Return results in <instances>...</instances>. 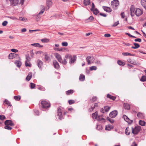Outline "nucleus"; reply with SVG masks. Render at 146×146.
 I'll use <instances>...</instances> for the list:
<instances>
[{
	"mask_svg": "<svg viewBox=\"0 0 146 146\" xmlns=\"http://www.w3.org/2000/svg\"><path fill=\"white\" fill-rule=\"evenodd\" d=\"M119 2L118 0H114L111 2V5L113 8H115L119 5Z\"/></svg>",
	"mask_w": 146,
	"mask_h": 146,
	"instance_id": "39448f33",
	"label": "nucleus"
},
{
	"mask_svg": "<svg viewBox=\"0 0 146 146\" xmlns=\"http://www.w3.org/2000/svg\"><path fill=\"white\" fill-rule=\"evenodd\" d=\"M122 55L124 56L132 55L131 54L127 52H123L122 53Z\"/></svg>",
	"mask_w": 146,
	"mask_h": 146,
	"instance_id": "49530a36",
	"label": "nucleus"
},
{
	"mask_svg": "<svg viewBox=\"0 0 146 146\" xmlns=\"http://www.w3.org/2000/svg\"><path fill=\"white\" fill-rule=\"evenodd\" d=\"M124 106L125 109L127 110H129L130 108V105L127 103H124Z\"/></svg>",
	"mask_w": 146,
	"mask_h": 146,
	"instance_id": "412c9836",
	"label": "nucleus"
},
{
	"mask_svg": "<svg viewBox=\"0 0 146 146\" xmlns=\"http://www.w3.org/2000/svg\"><path fill=\"white\" fill-rule=\"evenodd\" d=\"M113 127L112 125H108L106 126L105 129L106 130L109 131L112 129Z\"/></svg>",
	"mask_w": 146,
	"mask_h": 146,
	"instance_id": "a878e982",
	"label": "nucleus"
},
{
	"mask_svg": "<svg viewBox=\"0 0 146 146\" xmlns=\"http://www.w3.org/2000/svg\"><path fill=\"white\" fill-rule=\"evenodd\" d=\"M5 125H8L11 126H13L12 121L10 120H6L5 122Z\"/></svg>",
	"mask_w": 146,
	"mask_h": 146,
	"instance_id": "f8f14e48",
	"label": "nucleus"
},
{
	"mask_svg": "<svg viewBox=\"0 0 146 146\" xmlns=\"http://www.w3.org/2000/svg\"><path fill=\"white\" fill-rule=\"evenodd\" d=\"M137 115L138 117L142 118L144 117V115L143 113L139 112L137 113Z\"/></svg>",
	"mask_w": 146,
	"mask_h": 146,
	"instance_id": "4be33fe9",
	"label": "nucleus"
},
{
	"mask_svg": "<svg viewBox=\"0 0 146 146\" xmlns=\"http://www.w3.org/2000/svg\"><path fill=\"white\" fill-rule=\"evenodd\" d=\"M59 45L58 44H54V47L53 48V49L55 51H62L63 50L62 48H60L58 47Z\"/></svg>",
	"mask_w": 146,
	"mask_h": 146,
	"instance_id": "4468645a",
	"label": "nucleus"
},
{
	"mask_svg": "<svg viewBox=\"0 0 146 146\" xmlns=\"http://www.w3.org/2000/svg\"><path fill=\"white\" fill-rule=\"evenodd\" d=\"M132 63H132V64L135 65H140V63L139 62H136L135 61H133Z\"/></svg>",
	"mask_w": 146,
	"mask_h": 146,
	"instance_id": "5fc2aeb1",
	"label": "nucleus"
},
{
	"mask_svg": "<svg viewBox=\"0 0 146 146\" xmlns=\"http://www.w3.org/2000/svg\"><path fill=\"white\" fill-rule=\"evenodd\" d=\"M117 112L116 110H114L111 112L109 114L110 117L111 118H114L117 114Z\"/></svg>",
	"mask_w": 146,
	"mask_h": 146,
	"instance_id": "1a4fd4ad",
	"label": "nucleus"
},
{
	"mask_svg": "<svg viewBox=\"0 0 146 146\" xmlns=\"http://www.w3.org/2000/svg\"><path fill=\"white\" fill-rule=\"evenodd\" d=\"M129 127H126L125 130V133L127 135H129L130 134V132H128L129 131Z\"/></svg>",
	"mask_w": 146,
	"mask_h": 146,
	"instance_id": "e433bc0d",
	"label": "nucleus"
},
{
	"mask_svg": "<svg viewBox=\"0 0 146 146\" xmlns=\"http://www.w3.org/2000/svg\"><path fill=\"white\" fill-rule=\"evenodd\" d=\"M41 41L43 42H48L49 41V40L48 38H44L41 40Z\"/></svg>",
	"mask_w": 146,
	"mask_h": 146,
	"instance_id": "4c0bfd02",
	"label": "nucleus"
},
{
	"mask_svg": "<svg viewBox=\"0 0 146 146\" xmlns=\"http://www.w3.org/2000/svg\"><path fill=\"white\" fill-rule=\"evenodd\" d=\"M110 109V107L108 106H105L103 108L101 109V111L103 113L108 111Z\"/></svg>",
	"mask_w": 146,
	"mask_h": 146,
	"instance_id": "9d476101",
	"label": "nucleus"
},
{
	"mask_svg": "<svg viewBox=\"0 0 146 146\" xmlns=\"http://www.w3.org/2000/svg\"><path fill=\"white\" fill-rule=\"evenodd\" d=\"M97 100V98L96 97H93L91 99L92 102H94L96 101Z\"/></svg>",
	"mask_w": 146,
	"mask_h": 146,
	"instance_id": "4d7b16f0",
	"label": "nucleus"
},
{
	"mask_svg": "<svg viewBox=\"0 0 146 146\" xmlns=\"http://www.w3.org/2000/svg\"><path fill=\"white\" fill-rule=\"evenodd\" d=\"M8 24V22L6 21H4L2 23V25L3 26H5Z\"/></svg>",
	"mask_w": 146,
	"mask_h": 146,
	"instance_id": "052dcab7",
	"label": "nucleus"
},
{
	"mask_svg": "<svg viewBox=\"0 0 146 146\" xmlns=\"http://www.w3.org/2000/svg\"><path fill=\"white\" fill-rule=\"evenodd\" d=\"M26 61H29L31 60L30 57L29 56L26 55Z\"/></svg>",
	"mask_w": 146,
	"mask_h": 146,
	"instance_id": "e2e57ef3",
	"label": "nucleus"
},
{
	"mask_svg": "<svg viewBox=\"0 0 146 146\" xmlns=\"http://www.w3.org/2000/svg\"><path fill=\"white\" fill-rule=\"evenodd\" d=\"M35 84L32 83H31V89H33L35 87Z\"/></svg>",
	"mask_w": 146,
	"mask_h": 146,
	"instance_id": "bf43d9fd",
	"label": "nucleus"
},
{
	"mask_svg": "<svg viewBox=\"0 0 146 146\" xmlns=\"http://www.w3.org/2000/svg\"><path fill=\"white\" fill-rule=\"evenodd\" d=\"M74 91L72 90H70L66 92V94L67 95H69L72 94Z\"/></svg>",
	"mask_w": 146,
	"mask_h": 146,
	"instance_id": "2f4dec72",
	"label": "nucleus"
},
{
	"mask_svg": "<svg viewBox=\"0 0 146 146\" xmlns=\"http://www.w3.org/2000/svg\"><path fill=\"white\" fill-rule=\"evenodd\" d=\"M14 99L16 101H19L21 98V96H15L14 97Z\"/></svg>",
	"mask_w": 146,
	"mask_h": 146,
	"instance_id": "ea45409f",
	"label": "nucleus"
},
{
	"mask_svg": "<svg viewBox=\"0 0 146 146\" xmlns=\"http://www.w3.org/2000/svg\"><path fill=\"white\" fill-rule=\"evenodd\" d=\"M53 64L55 68L56 69L59 68L60 66L59 64L56 60H54L53 62Z\"/></svg>",
	"mask_w": 146,
	"mask_h": 146,
	"instance_id": "dca6fc26",
	"label": "nucleus"
},
{
	"mask_svg": "<svg viewBox=\"0 0 146 146\" xmlns=\"http://www.w3.org/2000/svg\"><path fill=\"white\" fill-rule=\"evenodd\" d=\"M133 44L135 46H132L131 48L133 49H137V48H139L140 47L139 45L137 43H134Z\"/></svg>",
	"mask_w": 146,
	"mask_h": 146,
	"instance_id": "c85d7f7f",
	"label": "nucleus"
},
{
	"mask_svg": "<svg viewBox=\"0 0 146 146\" xmlns=\"http://www.w3.org/2000/svg\"><path fill=\"white\" fill-rule=\"evenodd\" d=\"M32 76V74L31 72H30L29 73L28 75L26 78V80L29 81L31 78Z\"/></svg>",
	"mask_w": 146,
	"mask_h": 146,
	"instance_id": "b1692460",
	"label": "nucleus"
},
{
	"mask_svg": "<svg viewBox=\"0 0 146 146\" xmlns=\"http://www.w3.org/2000/svg\"><path fill=\"white\" fill-rule=\"evenodd\" d=\"M15 54H10L9 56V58L10 59H12L13 57H15Z\"/></svg>",
	"mask_w": 146,
	"mask_h": 146,
	"instance_id": "c03bdc74",
	"label": "nucleus"
},
{
	"mask_svg": "<svg viewBox=\"0 0 146 146\" xmlns=\"http://www.w3.org/2000/svg\"><path fill=\"white\" fill-rule=\"evenodd\" d=\"M140 80L142 82H144L146 81V76H143Z\"/></svg>",
	"mask_w": 146,
	"mask_h": 146,
	"instance_id": "58836bf2",
	"label": "nucleus"
},
{
	"mask_svg": "<svg viewBox=\"0 0 146 146\" xmlns=\"http://www.w3.org/2000/svg\"><path fill=\"white\" fill-rule=\"evenodd\" d=\"M71 55H70V54H66L65 56V58L67 59L68 58H70V57H71Z\"/></svg>",
	"mask_w": 146,
	"mask_h": 146,
	"instance_id": "338daca9",
	"label": "nucleus"
},
{
	"mask_svg": "<svg viewBox=\"0 0 146 146\" xmlns=\"http://www.w3.org/2000/svg\"><path fill=\"white\" fill-rule=\"evenodd\" d=\"M10 19H11L13 20H18V19L15 17L14 16H12V17H8Z\"/></svg>",
	"mask_w": 146,
	"mask_h": 146,
	"instance_id": "13d9d810",
	"label": "nucleus"
},
{
	"mask_svg": "<svg viewBox=\"0 0 146 146\" xmlns=\"http://www.w3.org/2000/svg\"><path fill=\"white\" fill-rule=\"evenodd\" d=\"M130 13L132 17L134 16L135 14L137 16H139L141 15L143 13V11L139 8H137L135 10L134 6L132 5H131L130 10Z\"/></svg>",
	"mask_w": 146,
	"mask_h": 146,
	"instance_id": "f257e3e1",
	"label": "nucleus"
},
{
	"mask_svg": "<svg viewBox=\"0 0 146 146\" xmlns=\"http://www.w3.org/2000/svg\"><path fill=\"white\" fill-rule=\"evenodd\" d=\"M94 19V18L93 16H90L88 19L86 20V21L87 22H91Z\"/></svg>",
	"mask_w": 146,
	"mask_h": 146,
	"instance_id": "473e14b6",
	"label": "nucleus"
},
{
	"mask_svg": "<svg viewBox=\"0 0 146 146\" xmlns=\"http://www.w3.org/2000/svg\"><path fill=\"white\" fill-rule=\"evenodd\" d=\"M11 5L13 6L17 5L19 3V0H9Z\"/></svg>",
	"mask_w": 146,
	"mask_h": 146,
	"instance_id": "6e6552de",
	"label": "nucleus"
},
{
	"mask_svg": "<svg viewBox=\"0 0 146 146\" xmlns=\"http://www.w3.org/2000/svg\"><path fill=\"white\" fill-rule=\"evenodd\" d=\"M94 62L96 64L98 65H101L102 64L101 61L98 60H96Z\"/></svg>",
	"mask_w": 146,
	"mask_h": 146,
	"instance_id": "c9c22d12",
	"label": "nucleus"
},
{
	"mask_svg": "<svg viewBox=\"0 0 146 146\" xmlns=\"http://www.w3.org/2000/svg\"><path fill=\"white\" fill-rule=\"evenodd\" d=\"M9 126V125H5V128L9 130H11L12 129V128L11 127Z\"/></svg>",
	"mask_w": 146,
	"mask_h": 146,
	"instance_id": "3c124183",
	"label": "nucleus"
},
{
	"mask_svg": "<svg viewBox=\"0 0 146 146\" xmlns=\"http://www.w3.org/2000/svg\"><path fill=\"white\" fill-rule=\"evenodd\" d=\"M52 2L51 0H47L46 1V4L48 7L47 9H48L49 8V7L52 4Z\"/></svg>",
	"mask_w": 146,
	"mask_h": 146,
	"instance_id": "cd10ccee",
	"label": "nucleus"
},
{
	"mask_svg": "<svg viewBox=\"0 0 146 146\" xmlns=\"http://www.w3.org/2000/svg\"><path fill=\"white\" fill-rule=\"evenodd\" d=\"M4 102L9 106H11L10 102L7 100L5 99Z\"/></svg>",
	"mask_w": 146,
	"mask_h": 146,
	"instance_id": "864d4df0",
	"label": "nucleus"
},
{
	"mask_svg": "<svg viewBox=\"0 0 146 146\" xmlns=\"http://www.w3.org/2000/svg\"><path fill=\"white\" fill-rule=\"evenodd\" d=\"M97 68V67L96 66H93L90 67V70H96Z\"/></svg>",
	"mask_w": 146,
	"mask_h": 146,
	"instance_id": "de8ad7c7",
	"label": "nucleus"
},
{
	"mask_svg": "<svg viewBox=\"0 0 146 146\" xmlns=\"http://www.w3.org/2000/svg\"><path fill=\"white\" fill-rule=\"evenodd\" d=\"M103 9L104 11L108 12H110L111 11V8L108 7L103 6Z\"/></svg>",
	"mask_w": 146,
	"mask_h": 146,
	"instance_id": "6ab92c4d",
	"label": "nucleus"
},
{
	"mask_svg": "<svg viewBox=\"0 0 146 146\" xmlns=\"http://www.w3.org/2000/svg\"><path fill=\"white\" fill-rule=\"evenodd\" d=\"M85 78V76L83 74H80L79 77V80L81 81H84Z\"/></svg>",
	"mask_w": 146,
	"mask_h": 146,
	"instance_id": "7c9ffc66",
	"label": "nucleus"
},
{
	"mask_svg": "<svg viewBox=\"0 0 146 146\" xmlns=\"http://www.w3.org/2000/svg\"><path fill=\"white\" fill-rule=\"evenodd\" d=\"M145 122L144 121L140 120L139 121V124L141 126H144L145 125Z\"/></svg>",
	"mask_w": 146,
	"mask_h": 146,
	"instance_id": "37998d69",
	"label": "nucleus"
},
{
	"mask_svg": "<svg viewBox=\"0 0 146 146\" xmlns=\"http://www.w3.org/2000/svg\"><path fill=\"white\" fill-rule=\"evenodd\" d=\"M25 64L26 66L31 67V64L28 61H25Z\"/></svg>",
	"mask_w": 146,
	"mask_h": 146,
	"instance_id": "79ce46f5",
	"label": "nucleus"
},
{
	"mask_svg": "<svg viewBox=\"0 0 146 146\" xmlns=\"http://www.w3.org/2000/svg\"><path fill=\"white\" fill-rule=\"evenodd\" d=\"M91 11H93V13L96 15H97L99 13L98 10L96 8H95L94 9L92 10Z\"/></svg>",
	"mask_w": 146,
	"mask_h": 146,
	"instance_id": "c756f323",
	"label": "nucleus"
},
{
	"mask_svg": "<svg viewBox=\"0 0 146 146\" xmlns=\"http://www.w3.org/2000/svg\"><path fill=\"white\" fill-rule=\"evenodd\" d=\"M31 45L36 47L39 48L42 47H43V45H41L38 43L32 44H31Z\"/></svg>",
	"mask_w": 146,
	"mask_h": 146,
	"instance_id": "393cba45",
	"label": "nucleus"
},
{
	"mask_svg": "<svg viewBox=\"0 0 146 146\" xmlns=\"http://www.w3.org/2000/svg\"><path fill=\"white\" fill-rule=\"evenodd\" d=\"M11 50L12 52H16L18 51V50H17L14 48L11 49Z\"/></svg>",
	"mask_w": 146,
	"mask_h": 146,
	"instance_id": "774afa93",
	"label": "nucleus"
},
{
	"mask_svg": "<svg viewBox=\"0 0 146 146\" xmlns=\"http://www.w3.org/2000/svg\"><path fill=\"white\" fill-rule=\"evenodd\" d=\"M107 98H109L113 100H114L116 98L115 97L108 94L107 95Z\"/></svg>",
	"mask_w": 146,
	"mask_h": 146,
	"instance_id": "72a5a7b5",
	"label": "nucleus"
},
{
	"mask_svg": "<svg viewBox=\"0 0 146 146\" xmlns=\"http://www.w3.org/2000/svg\"><path fill=\"white\" fill-rule=\"evenodd\" d=\"M6 119L5 116L4 115H0V119L1 120H3Z\"/></svg>",
	"mask_w": 146,
	"mask_h": 146,
	"instance_id": "680f3d73",
	"label": "nucleus"
},
{
	"mask_svg": "<svg viewBox=\"0 0 146 146\" xmlns=\"http://www.w3.org/2000/svg\"><path fill=\"white\" fill-rule=\"evenodd\" d=\"M96 120L99 121H102V122H104L105 121V119L100 116H98Z\"/></svg>",
	"mask_w": 146,
	"mask_h": 146,
	"instance_id": "5701e85b",
	"label": "nucleus"
},
{
	"mask_svg": "<svg viewBox=\"0 0 146 146\" xmlns=\"http://www.w3.org/2000/svg\"><path fill=\"white\" fill-rule=\"evenodd\" d=\"M54 56L57 59L58 61L60 63L63 64L65 65L67 64V61L66 59H64L62 60L61 55L58 53L54 54Z\"/></svg>",
	"mask_w": 146,
	"mask_h": 146,
	"instance_id": "f03ea898",
	"label": "nucleus"
},
{
	"mask_svg": "<svg viewBox=\"0 0 146 146\" xmlns=\"http://www.w3.org/2000/svg\"><path fill=\"white\" fill-rule=\"evenodd\" d=\"M42 107L43 108H47L50 107V105L49 102L45 100L42 101L41 102Z\"/></svg>",
	"mask_w": 146,
	"mask_h": 146,
	"instance_id": "20e7f679",
	"label": "nucleus"
},
{
	"mask_svg": "<svg viewBox=\"0 0 146 146\" xmlns=\"http://www.w3.org/2000/svg\"><path fill=\"white\" fill-rule=\"evenodd\" d=\"M70 59L69 62L70 64L74 63L76 60V56L74 55L73 56H71L69 58Z\"/></svg>",
	"mask_w": 146,
	"mask_h": 146,
	"instance_id": "0eeeda50",
	"label": "nucleus"
},
{
	"mask_svg": "<svg viewBox=\"0 0 146 146\" xmlns=\"http://www.w3.org/2000/svg\"><path fill=\"white\" fill-rule=\"evenodd\" d=\"M107 119L108 121H109L111 123H114V120L111 118H110L109 117H107Z\"/></svg>",
	"mask_w": 146,
	"mask_h": 146,
	"instance_id": "09e8293b",
	"label": "nucleus"
},
{
	"mask_svg": "<svg viewBox=\"0 0 146 146\" xmlns=\"http://www.w3.org/2000/svg\"><path fill=\"white\" fill-rule=\"evenodd\" d=\"M141 3L142 5L146 10V1L144 0H142L141 1Z\"/></svg>",
	"mask_w": 146,
	"mask_h": 146,
	"instance_id": "bb28decb",
	"label": "nucleus"
},
{
	"mask_svg": "<svg viewBox=\"0 0 146 146\" xmlns=\"http://www.w3.org/2000/svg\"><path fill=\"white\" fill-rule=\"evenodd\" d=\"M37 64L38 67L41 69L43 64L42 61L39 60H38L37 61Z\"/></svg>",
	"mask_w": 146,
	"mask_h": 146,
	"instance_id": "f3484780",
	"label": "nucleus"
},
{
	"mask_svg": "<svg viewBox=\"0 0 146 146\" xmlns=\"http://www.w3.org/2000/svg\"><path fill=\"white\" fill-rule=\"evenodd\" d=\"M94 58L93 56H88L86 58V61L88 62V64H91V62H93L94 60Z\"/></svg>",
	"mask_w": 146,
	"mask_h": 146,
	"instance_id": "423d86ee",
	"label": "nucleus"
},
{
	"mask_svg": "<svg viewBox=\"0 0 146 146\" xmlns=\"http://www.w3.org/2000/svg\"><path fill=\"white\" fill-rule=\"evenodd\" d=\"M134 41L135 42H141V40L140 38H137L134 40Z\"/></svg>",
	"mask_w": 146,
	"mask_h": 146,
	"instance_id": "69168bd1",
	"label": "nucleus"
},
{
	"mask_svg": "<svg viewBox=\"0 0 146 146\" xmlns=\"http://www.w3.org/2000/svg\"><path fill=\"white\" fill-rule=\"evenodd\" d=\"M68 103L70 105H71L74 104L75 102V101L73 100H70L68 101Z\"/></svg>",
	"mask_w": 146,
	"mask_h": 146,
	"instance_id": "603ef678",
	"label": "nucleus"
},
{
	"mask_svg": "<svg viewBox=\"0 0 146 146\" xmlns=\"http://www.w3.org/2000/svg\"><path fill=\"white\" fill-rule=\"evenodd\" d=\"M117 64L120 66H124L125 65V63L124 62H122L121 60H118L117 61Z\"/></svg>",
	"mask_w": 146,
	"mask_h": 146,
	"instance_id": "a19ab883",
	"label": "nucleus"
},
{
	"mask_svg": "<svg viewBox=\"0 0 146 146\" xmlns=\"http://www.w3.org/2000/svg\"><path fill=\"white\" fill-rule=\"evenodd\" d=\"M45 8L43 6H42V9L41 10V11L37 15V17L38 18V19L37 18H36V19L37 20V21H38V19L40 18V17H39V15L42 14L43 13L44 11Z\"/></svg>",
	"mask_w": 146,
	"mask_h": 146,
	"instance_id": "2eb2a0df",
	"label": "nucleus"
},
{
	"mask_svg": "<svg viewBox=\"0 0 146 146\" xmlns=\"http://www.w3.org/2000/svg\"><path fill=\"white\" fill-rule=\"evenodd\" d=\"M19 20L23 21H26L27 20V19L26 18H24L23 17H20L19 18Z\"/></svg>",
	"mask_w": 146,
	"mask_h": 146,
	"instance_id": "a18cd8bd",
	"label": "nucleus"
},
{
	"mask_svg": "<svg viewBox=\"0 0 146 146\" xmlns=\"http://www.w3.org/2000/svg\"><path fill=\"white\" fill-rule=\"evenodd\" d=\"M58 112V116H59V119H61L62 118V115L61 112V110L60 108H58L57 110Z\"/></svg>",
	"mask_w": 146,
	"mask_h": 146,
	"instance_id": "ddd939ff",
	"label": "nucleus"
},
{
	"mask_svg": "<svg viewBox=\"0 0 146 146\" xmlns=\"http://www.w3.org/2000/svg\"><path fill=\"white\" fill-rule=\"evenodd\" d=\"M119 24V21H117L116 22H115L114 24L112 25V27H115L117 25Z\"/></svg>",
	"mask_w": 146,
	"mask_h": 146,
	"instance_id": "0e129e2a",
	"label": "nucleus"
},
{
	"mask_svg": "<svg viewBox=\"0 0 146 146\" xmlns=\"http://www.w3.org/2000/svg\"><path fill=\"white\" fill-rule=\"evenodd\" d=\"M98 116V113L97 111L96 112L92 114V117L94 119H97Z\"/></svg>",
	"mask_w": 146,
	"mask_h": 146,
	"instance_id": "a211bd4d",
	"label": "nucleus"
},
{
	"mask_svg": "<svg viewBox=\"0 0 146 146\" xmlns=\"http://www.w3.org/2000/svg\"><path fill=\"white\" fill-rule=\"evenodd\" d=\"M15 63L16 65L18 67H20L21 65V63L19 60H16L15 61Z\"/></svg>",
	"mask_w": 146,
	"mask_h": 146,
	"instance_id": "aec40b11",
	"label": "nucleus"
},
{
	"mask_svg": "<svg viewBox=\"0 0 146 146\" xmlns=\"http://www.w3.org/2000/svg\"><path fill=\"white\" fill-rule=\"evenodd\" d=\"M123 118L127 122L129 123H131L133 122V121L130 120L129 118L126 115H124L123 116Z\"/></svg>",
	"mask_w": 146,
	"mask_h": 146,
	"instance_id": "9b49d317",
	"label": "nucleus"
},
{
	"mask_svg": "<svg viewBox=\"0 0 146 146\" xmlns=\"http://www.w3.org/2000/svg\"><path fill=\"white\" fill-rule=\"evenodd\" d=\"M141 129V127L139 126H136L134 128L132 127V133L135 135H137Z\"/></svg>",
	"mask_w": 146,
	"mask_h": 146,
	"instance_id": "7ed1b4c3",
	"label": "nucleus"
},
{
	"mask_svg": "<svg viewBox=\"0 0 146 146\" xmlns=\"http://www.w3.org/2000/svg\"><path fill=\"white\" fill-rule=\"evenodd\" d=\"M84 4L85 5H89L90 3V0H84Z\"/></svg>",
	"mask_w": 146,
	"mask_h": 146,
	"instance_id": "f704fd0d",
	"label": "nucleus"
},
{
	"mask_svg": "<svg viewBox=\"0 0 146 146\" xmlns=\"http://www.w3.org/2000/svg\"><path fill=\"white\" fill-rule=\"evenodd\" d=\"M62 45L64 46H67L68 44V43L66 42H63L62 43Z\"/></svg>",
	"mask_w": 146,
	"mask_h": 146,
	"instance_id": "6e6d98bb",
	"label": "nucleus"
},
{
	"mask_svg": "<svg viewBox=\"0 0 146 146\" xmlns=\"http://www.w3.org/2000/svg\"><path fill=\"white\" fill-rule=\"evenodd\" d=\"M45 60L46 62H48L49 60V58L47 55H45Z\"/></svg>",
	"mask_w": 146,
	"mask_h": 146,
	"instance_id": "8fccbe9b",
	"label": "nucleus"
}]
</instances>
